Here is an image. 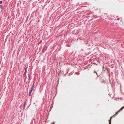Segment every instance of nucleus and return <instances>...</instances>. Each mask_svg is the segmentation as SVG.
<instances>
[{
  "label": "nucleus",
  "mask_w": 124,
  "mask_h": 124,
  "mask_svg": "<svg viewBox=\"0 0 124 124\" xmlns=\"http://www.w3.org/2000/svg\"><path fill=\"white\" fill-rule=\"evenodd\" d=\"M34 86H32L31 87V90L29 93V95L30 96L31 94V93L32 91V90H33V88H34Z\"/></svg>",
  "instance_id": "1"
},
{
  "label": "nucleus",
  "mask_w": 124,
  "mask_h": 124,
  "mask_svg": "<svg viewBox=\"0 0 124 124\" xmlns=\"http://www.w3.org/2000/svg\"><path fill=\"white\" fill-rule=\"evenodd\" d=\"M2 3V1H1L0 2V4H1Z\"/></svg>",
  "instance_id": "6"
},
{
  "label": "nucleus",
  "mask_w": 124,
  "mask_h": 124,
  "mask_svg": "<svg viewBox=\"0 0 124 124\" xmlns=\"http://www.w3.org/2000/svg\"><path fill=\"white\" fill-rule=\"evenodd\" d=\"M26 101H25V102H24V107H23V109H24L25 108V105H26Z\"/></svg>",
  "instance_id": "3"
},
{
  "label": "nucleus",
  "mask_w": 124,
  "mask_h": 124,
  "mask_svg": "<svg viewBox=\"0 0 124 124\" xmlns=\"http://www.w3.org/2000/svg\"><path fill=\"white\" fill-rule=\"evenodd\" d=\"M54 124V123L53 124Z\"/></svg>",
  "instance_id": "7"
},
{
  "label": "nucleus",
  "mask_w": 124,
  "mask_h": 124,
  "mask_svg": "<svg viewBox=\"0 0 124 124\" xmlns=\"http://www.w3.org/2000/svg\"><path fill=\"white\" fill-rule=\"evenodd\" d=\"M124 106L122 107L121 108V109L119 110L116 113V114L115 115H114V116H115V115H116L120 111L124 109Z\"/></svg>",
  "instance_id": "2"
},
{
  "label": "nucleus",
  "mask_w": 124,
  "mask_h": 124,
  "mask_svg": "<svg viewBox=\"0 0 124 124\" xmlns=\"http://www.w3.org/2000/svg\"><path fill=\"white\" fill-rule=\"evenodd\" d=\"M111 118H112V117H111L110 118V120H109V124H111Z\"/></svg>",
  "instance_id": "5"
},
{
  "label": "nucleus",
  "mask_w": 124,
  "mask_h": 124,
  "mask_svg": "<svg viewBox=\"0 0 124 124\" xmlns=\"http://www.w3.org/2000/svg\"><path fill=\"white\" fill-rule=\"evenodd\" d=\"M26 69H27L26 68L25 69V72L23 74L24 75H25L26 74L27 71L26 70Z\"/></svg>",
  "instance_id": "4"
}]
</instances>
